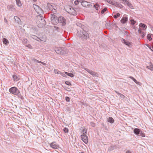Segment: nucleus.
I'll list each match as a JSON object with an SVG mask.
<instances>
[{
	"label": "nucleus",
	"instance_id": "79ce46f5",
	"mask_svg": "<svg viewBox=\"0 0 153 153\" xmlns=\"http://www.w3.org/2000/svg\"><path fill=\"white\" fill-rule=\"evenodd\" d=\"M67 75L71 77H73L74 76V75L73 74L71 73H68L67 74Z\"/></svg>",
	"mask_w": 153,
	"mask_h": 153
},
{
	"label": "nucleus",
	"instance_id": "58836bf2",
	"mask_svg": "<svg viewBox=\"0 0 153 153\" xmlns=\"http://www.w3.org/2000/svg\"><path fill=\"white\" fill-rule=\"evenodd\" d=\"M90 124L91 126H92L93 127H95L96 126V124L95 123H94L93 122H91L90 123Z\"/></svg>",
	"mask_w": 153,
	"mask_h": 153
},
{
	"label": "nucleus",
	"instance_id": "2eb2a0df",
	"mask_svg": "<svg viewBox=\"0 0 153 153\" xmlns=\"http://www.w3.org/2000/svg\"><path fill=\"white\" fill-rule=\"evenodd\" d=\"M50 146L53 149H58L59 148V145L56 144V142L54 141L50 144Z\"/></svg>",
	"mask_w": 153,
	"mask_h": 153
},
{
	"label": "nucleus",
	"instance_id": "bf43d9fd",
	"mask_svg": "<svg viewBox=\"0 0 153 153\" xmlns=\"http://www.w3.org/2000/svg\"><path fill=\"white\" fill-rule=\"evenodd\" d=\"M41 63H42L43 65H46V63H44V62H41Z\"/></svg>",
	"mask_w": 153,
	"mask_h": 153
},
{
	"label": "nucleus",
	"instance_id": "bb28decb",
	"mask_svg": "<svg viewBox=\"0 0 153 153\" xmlns=\"http://www.w3.org/2000/svg\"><path fill=\"white\" fill-rule=\"evenodd\" d=\"M90 74H91V75H93V76H97L98 74L97 73H96L95 72H94L93 71H91L90 73H89Z\"/></svg>",
	"mask_w": 153,
	"mask_h": 153
},
{
	"label": "nucleus",
	"instance_id": "393cba45",
	"mask_svg": "<svg viewBox=\"0 0 153 153\" xmlns=\"http://www.w3.org/2000/svg\"><path fill=\"white\" fill-rule=\"evenodd\" d=\"M19 93H18L16 95L19 98H20L21 100H24V98L23 96L21 94L20 91Z\"/></svg>",
	"mask_w": 153,
	"mask_h": 153
},
{
	"label": "nucleus",
	"instance_id": "5701e85b",
	"mask_svg": "<svg viewBox=\"0 0 153 153\" xmlns=\"http://www.w3.org/2000/svg\"><path fill=\"white\" fill-rule=\"evenodd\" d=\"M2 41L3 44L5 45H7L9 43L8 40L7 39L4 38H3Z\"/></svg>",
	"mask_w": 153,
	"mask_h": 153
},
{
	"label": "nucleus",
	"instance_id": "ddd939ff",
	"mask_svg": "<svg viewBox=\"0 0 153 153\" xmlns=\"http://www.w3.org/2000/svg\"><path fill=\"white\" fill-rule=\"evenodd\" d=\"M82 5L83 7H91L92 6V4H90V2L85 1L84 0H83V2H82Z\"/></svg>",
	"mask_w": 153,
	"mask_h": 153
},
{
	"label": "nucleus",
	"instance_id": "0e129e2a",
	"mask_svg": "<svg viewBox=\"0 0 153 153\" xmlns=\"http://www.w3.org/2000/svg\"><path fill=\"white\" fill-rule=\"evenodd\" d=\"M133 77H132V76H130L129 77V78H130L131 79L133 78Z\"/></svg>",
	"mask_w": 153,
	"mask_h": 153
},
{
	"label": "nucleus",
	"instance_id": "72a5a7b5",
	"mask_svg": "<svg viewBox=\"0 0 153 153\" xmlns=\"http://www.w3.org/2000/svg\"><path fill=\"white\" fill-rule=\"evenodd\" d=\"M151 34H148L147 37V39L151 41L152 40V38L151 37Z\"/></svg>",
	"mask_w": 153,
	"mask_h": 153
},
{
	"label": "nucleus",
	"instance_id": "473e14b6",
	"mask_svg": "<svg viewBox=\"0 0 153 153\" xmlns=\"http://www.w3.org/2000/svg\"><path fill=\"white\" fill-rule=\"evenodd\" d=\"M13 80L14 81L16 80V81H17L19 79L17 76L15 75H13Z\"/></svg>",
	"mask_w": 153,
	"mask_h": 153
},
{
	"label": "nucleus",
	"instance_id": "9b49d317",
	"mask_svg": "<svg viewBox=\"0 0 153 153\" xmlns=\"http://www.w3.org/2000/svg\"><path fill=\"white\" fill-rule=\"evenodd\" d=\"M7 9L9 11L13 12H15L16 10L15 6L13 4L8 5L7 7Z\"/></svg>",
	"mask_w": 153,
	"mask_h": 153
},
{
	"label": "nucleus",
	"instance_id": "69168bd1",
	"mask_svg": "<svg viewBox=\"0 0 153 153\" xmlns=\"http://www.w3.org/2000/svg\"><path fill=\"white\" fill-rule=\"evenodd\" d=\"M68 74V73L66 72H65V74H66L67 75V74Z\"/></svg>",
	"mask_w": 153,
	"mask_h": 153
},
{
	"label": "nucleus",
	"instance_id": "3c124183",
	"mask_svg": "<svg viewBox=\"0 0 153 153\" xmlns=\"http://www.w3.org/2000/svg\"><path fill=\"white\" fill-rule=\"evenodd\" d=\"M135 83H136L137 84L139 85L140 86H141L142 85V83L141 82H138L137 81V82H136Z\"/></svg>",
	"mask_w": 153,
	"mask_h": 153
},
{
	"label": "nucleus",
	"instance_id": "de8ad7c7",
	"mask_svg": "<svg viewBox=\"0 0 153 153\" xmlns=\"http://www.w3.org/2000/svg\"><path fill=\"white\" fill-rule=\"evenodd\" d=\"M74 3L76 5L78 4L79 3L78 1L77 0L75 1H74Z\"/></svg>",
	"mask_w": 153,
	"mask_h": 153
},
{
	"label": "nucleus",
	"instance_id": "7c9ffc66",
	"mask_svg": "<svg viewBox=\"0 0 153 153\" xmlns=\"http://www.w3.org/2000/svg\"><path fill=\"white\" fill-rule=\"evenodd\" d=\"M16 4L19 7H20L22 6L20 0H16Z\"/></svg>",
	"mask_w": 153,
	"mask_h": 153
},
{
	"label": "nucleus",
	"instance_id": "b1692460",
	"mask_svg": "<svg viewBox=\"0 0 153 153\" xmlns=\"http://www.w3.org/2000/svg\"><path fill=\"white\" fill-rule=\"evenodd\" d=\"M108 122L111 123H113L114 122V120L111 117H109L107 119Z\"/></svg>",
	"mask_w": 153,
	"mask_h": 153
},
{
	"label": "nucleus",
	"instance_id": "423d86ee",
	"mask_svg": "<svg viewBox=\"0 0 153 153\" xmlns=\"http://www.w3.org/2000/svg\"><path fill=\"white\" fill-rule=\"evenodd\" d=\"M33 7L35 11L38 14L40 15L44 14L43 10L39 6L36 4H33Z\"/></svg>",
	"mask_w": 153,
	"mask_h": 153
},
{
	"label": "nucleus",
	"instance_id": "f704fd0d",
	"mask_svg": "<svg viewBox=\"0 0 153 153\" xmlns=\"http://www.w3.org/2000/svg\"><path fill=\"white\" fill-rule=\"evenodd\" d=\"M118 4V3L117 2H115V1H112V3H111V4L113 5H114L116 6V7H117Z\"/></svg>",
	"mask_w": 153,
	"mask_h": 153
},
{
	"label": "nucleus",
	"instance_id": "a211bd4d",
	"mask_svg": "<svg viewBox=\"0 0 153 153\" xmlns=\"http://www.w3.org/2000/svg\"><path fill=\"white\" fill-rule=\"evenodd\" d=\"M14 19L15 20V22H16L19 25H22L21 20L18 17L15 16Z\"/></svg>",
	"mask_w": 153,
	"mask_h": 153
},
{
	"label": "nucleus",
	"instance_id": "4c0bfd02",
	"mask_svg": "<svg viewBox=\"0 0 153 153\" xmlns=\"http://www.w3.org/2000/svg\"><path fill=\"white\" fill-rule=\"evenodd\" d=\"M131 22V24L132 25H134L135 24L136 21L133 19H131L130 20Z\"/></svg>",
	"mask_w": 153,
	"mask_h": 153
},
{
	"label": "nucleus",
	"instance_id": "c756f323",
	"mask_svg": "<svg viewBox=\"0 0 153 153\" xmlns=\"http://www.w3.org/2000/svg\"><path fill=\"white\" fill-rule=\"evenodd\" d=\"M111 24L110 23H107L105 24L106 27L107 28H108L109 29H111Z\"/></svg>",
	"mask_w": 153,
	"mask_h": 153
},
{
	"label": "nucleus",
	"instance_id": "a19ab883",
	"mask_svg": "<svg viewBox=\"0 0 153 153\" xmlns=\"http://www.w3.org/2000/svg\"><path fill=\"white\" fill-rule=\"evenodd\" d=\"M87 129L85 128H84L82 131L83 133L82 134H85L86 135L87 134Z\"/></svg>",
	"mask_w": 153,
	"mask_h": 153
},
{
	"label": "nucleus",
	"instance_id": "1a4fd4ad",
	"mask_svg": "<svg viewBox=\"0 0 153 153\" xmlns=\"http://www.w3.org/2000/svg\"><path fill=\"white\" fill-rule=\"evenodd\" d=\"M39 18H40V21H39V22H40V25H38V27H40L41 28L42 27H43L45 25V24L46 21L44 19L43 16H39Z\"/></svg>",
	"mask_w": 153,
	"mask_h": 153
},
{
	"label": "nucleus",
	"instance_id": "49530a36",
	"mask_svg": "<svg viewBox=\"0 0 153 153\" xmlns=\"http://www.w3.org/2000/svg\"><path fill=\"white\" fill-rule=\"evenodd\" d=\"M146 46L149 47V48L153 52V48H152V47H150L149 45H148V44H147L146 45Z\"/></svg>",
	"mask_w": 153,
	"mask_h": 153
},
{
	"label": "nucleus",
	"instance_id": "f8f14e48",
	"mask_svg": "<svg viewBox=\"0 0 153 153\" xmlns=\"http://www.w3.org/2000/svg\"><path fill=\"white\" fill-rule=\"evenodd\" d=\"M81 138L83 141L85 143H87L88 142V136L85 134H82L81 135Z\"/></svg>",
	"mask_w": 153,
	"mask_h": 153
},
{
	"label": "nucleus",
	"instance_id": "a18cd8bd",
	"mask_svg": "<svg viewBox=\"0 0 153 153\" xmlns=\"http://www.w3.org/2000/svg\"><path fill=\"white\" fill-rule=\"evenodd\" d=\"M65 84L68 85H71V83L68 81H66L65 82Z\"/></svg>",
	"mask_w": 153,
	"mask_h": 153
},
{
	"label": "nucleus",
	"instance_id": "39448f33",
	"mask_svg": "<svg viewBox=\"0 0 153 153\" xmlns=\"http://www.w3.org/2000/svg\"><path fill=\"white\" fill-rule=\"evenodd\" d=\"M51 21L52 23L54 25H56L58 23L59 18H58L54 14L51 13Z\"/></svg>",
	"mask_w": 153,
	"mask_h": 153
},
{
	"label": "nucleus",
	"instance_id": "ea45409f",
	"mask_svg": "<svg viewBox=\"0 0 153 153\" xmlns=\"http://www.w3.org/2000/svg\"><path fill=\"white\" fill-rule=\"evenodd\" d=\"M63 131L65 133H67L68 132L69 130L68 128H65L63 129Z\"/></svg>",
	"mask_w": 153,
	"mask_h": 153
},
{
	"label": "nucleus",
	"instance_id": "a878e982",
	"mask_svg": "<svg viewBox=\"0 0 153 153\" xmlns=\"http://www.w3.org/2000/svg\"><path fill=\"white\" fill-rule=\"evenodd\" d=\"M115 92L119 95L120 96V97L122 99H124L125 98V96L124 95L121 94L120 93H119L118 91H115Z\"/></svg>",
	"mask_w": 153,
	"mask_h": 153
},
{
	"label": "nucleus",
	"instance_id": "dca6fc26",
	"mask_svg": "<svg viewBox=\"0 0 153 153\" xmlns=\"http://www.w3.org/2000/svg\"><path fill=\"white\" fill-rule=\"evenodd\" d=\"M28 36H30L33 39L39 41H42V40L40 38L34 35H32L30 34Z\"/></svg>",
	"mask_w": 153,
	"mask_h": 153
},
{
	"label": "nucleus",
	"instance_id": "20e7f679",
	"mask_svg": "<svg viewBox=\"0 0 153 153\" xmlns=\"http://www.w3.org/2000/svg\"><path fill=\"white\" fill-rule=\"evenodd\" d=\"M56 53L61 55H64L67 54L68 52V50L66 48H57L55 50Z\"/></svg>",
	"mask_w": 153,
	"mask_h": 153
},
{
	"label": "nucleus",
	"instance_id": "6ab92c4d",
	"mask_svg": "<svg viewBox=\"0 0 153 153\" xmlns=\"http://www.w3.org/2000/svg\"><path fill=\"white\" fill-rule=\"evenodd\" d=\"M128 20V18L127 16L123 17L120 20L121 22L123 24L126 23Z\"/></svg>",
	"mask_w": 153,
	"mask_h": 153
},
{
	"label": "nucleus",
	"instance_id": "603ef678",
	"mask_svg": "<svg viewBox=\"0 0 153 153\" xmlns=\"http://www.w3.org/2000/svg\"><path fill=\"white\" fill-rule=\"evenodd\" d=\"M107 2H108L109 3L111 4L113 1H111V0H106Z\"/></svg>",
	"mask_w": 153,
	"mask_h": 153
},
{
	"label": "nucleus",
	"instance_id": "4468645a",
	"mask_svg": "<svg viewBox=\"0 0 153 153\" xmlns=\"http://www.w3.org/2000/svg\"><path fill=\"white\" fill-rule=\"evenodd\" d=\"M122 3L125 5L126 4L130 8L132 9L133 8L132 5L128 1V0H122Z\"/></svg>",
	"mask_w": 153,
	"mask_h": 153
},
{
	"label": "nucleus",
	"instance_id": "338daca9",
	"mask_svg": "<svg viewBox=\"0 0 153 153\" xmlns=\"http://www.w3.org/2000/svg\"><path fill=\"white\" fill-rule=\"evenodd\" d=\"M42 62H41L40 61H39V62H38V63H41Z\"/></svg>",
	"mask_w": 153,
	"mask_h": 153
},
{
	"label": "nucleus",
	"instance_id": "6e6552de",
	"mask_svg": "<svg viewBox=\"0 0 153 153\" xmlns=\"http://www.w3.org/2000/svg\"><path fill=\"white\" fill-rule=\"evenodd\" d=\"M9 91L11 94L16 95L20 91L17 87L14 86L10 88L9 89Z\"/></svg>",
	"mask_w": 153,
	"mask_h": 153
},
{
	"label": "nucleus",
	"instance_id": "e433bc0d",
	"mask_svg": "<svg viewBox=\"0 0 153 153\" xmlns=\"http://www.w3.org/2000/svg\"><path fill=\"white\" fill-rule=\"evenodd\" d=\"M120 16V14L119 13H117L113 16V17L115 19H117Z\"/></svg>",
	"mask_w": 153,
	"mask_h": 153
},
{
	"label": "nucleus",
	"instance_id": "13d9d810",
	"mask_svg": "<svg viewBox=\"0 0 153 153\" xmlns=\"http://www.w3.org/2000/svg\"><path fill=\"white\" fill-rule=\"evenodd\" d=\"M138 32L140 34L141 33V32H142V31H141V29H140V28H139V30H138Z\"/></svg>",
	"mask_w": 153,
	"mask_h": 153
},
{
	"label": "nucleus",
	"instance_id": "0eeeda50",
	"mask_svg": "<svg viewBox=\"0 0 153 153\" xmlns=\"http://www.w3.org/2000/svg\"><path fill=\"white\" fill-rule=\"evenodd\" d=\"M133 131L134 133L136 135H140L143 137L145 136V133L143 132L140 129L138 128H134Z\"/></svg>",
	"mask_w": 153,
	"mask_h": 153
},
{
	"label": "nucleus",
	"instance_id": "c03bdc74",
	"mask_svg": "<svg viewBox=\"0 0 153 153\" xmlns=\"http://www.w3.org/2000/svg\"><path fill=\"white\" fill-rule=\"evenodd\" d=\"M65 99L66 102H69L70 101V98L68 97H65Z\"/></svg>",
	"mask_w": 153,
	"mask_h": 153
},
{
	"label": "nucleus",
	"instance_id": "aec40b11",
	"mask_svg": "<svg viewBox=\"0 0 153 153\" xmlns=\"http://www.w3.org/2000/svg\"><path fill=\"white\" fill-rule=\"evenodd\" d=\"M93 4V7L94 8L97 10H98L100 8V6L98 3H96L95 4L94 3H91V4Z\"/></svg>",
	"mask_w": 153,
	"mask_h": 153
},
{
	"label": "nucleus",
	"instance_id": "680f3d73",
	"mask_svg": "<svg viewBox=\"0 0 153 153\" xmlns=\"http://www.w3.org/2000/svg\"><path fill=\"white\" fill-rule=\"evenodd\" d=\"M133 81L135 82L136 83V82H137V80L135 79H134L133 80Z\"/></svg>",
	"mask_w": 153,
	"mask_h": 153
},
{
	"label": "nucleus",
	"instance_id": "6e6d98bb",
	"mask_svg": "<svg viewBox=\"0 0 153 153\" xmlns=\"http://www.w3.org/2000/svg\"><path fill=\"white\" fill-rule=\"evenodd\" d=\"M79 1V3L80 2L82 4V2H83V0H77Z\"/></svg>",
	"mask_w": 153,
	"mask_h": 153
},
{
	"label": "nucleus",
	"instance_id": "c9c22d12",
	"mask_svg": "<svg viewBox=\"0 0 153 153\" xmlns=\"http://www.w3.org/2000/svg\"><path fill=\"white\" fill-rule=\"evenodd\" d=\"M54 72L55 74H61V72L59 71L58 69H55L54 70Z\"/></svg>",
	"mask_w": 153,
	"mask_h": 153
},
{
	"label": "nucleus",
	"instance_id": "4be33fe9",
	"mask_svg": "<svg viewBox=\"0 0 153 153\" xmlns=\"http://www.w3.org/2000/svg\"><path fill=\"white\" fill-rule=\"evenodd\" d=\"M139 26L140 27L143 28V30H145L147 28V27L146 25L142 23H140V24Z\"/></svg>",
	"mask_w": 153,
	"mask_h": 153
},
{
	"label": "nucleus",
	"instance_id": "9d476101",
	"mask_svg": "<svg viewBox=\"0 0 153 153\" xmlns=\"http://www.w3.org/2000/svg\"><path fill=\"white\" fill-rule=\"evenodd\" d=\"M58 23H62V25L65 26L66 24V19L62 16L59 17Z\"/></svg>",
	"mask_w": 153,
	"mask_h": 153
},
{
	"label": "nucleus",
	"instance_id": "e2e57ef3",
	"mask_svg": "<svg viewBox=\"0 0 153 153\" xmlns=\"http://www.w3.org/2000/svg\"><path fill=\"white\" fill-rule=\"evenodd\" d=\"M24 41L25 42H27V39H24Z\"/></svg>",
	"mask_w": 153,
	"mask_h": 153
},
{
	"label": "nucleus",
	"instance_id": "412c9836",
	"mask_svg": "<svg viewBox=\"0 0 153 153\" xmlns=\"http://www.w3.org/2000/svg\"><path fill=\"white\" fill-rule=\"evenodd\" d=\"M117 148V146L115 145L111 146L109 147L108 149V151L110 152Z\"/></svg>",
	"mask_w": 153,
	"mask_h": 153
},
{
	"label": "nucleus",
	"instance_id": "09e8293b",
	"mask_svg": "<svg viewBox=\"0 0 153 153\" xmlns=\"http://www.w3.org/2000/svg\"><path fill=\"white\" fill-rule=\"evenodd\" d=\"M84 69L86 70L87 72H88L89 73H90V71H91V70H89V69L87 68H85Z\"/></svg>",
	"mask_w": 153,
	"mask_h": 153
},
{
	"label": "nucleus",
	"instance_id": "f257e3e1",
	"mask_svg": "<svg viewBox=\"0 0 153 153\" xmlns=\"http://www.w3.org/2000/svg\"><path fill=\"white\" fill-rule=\"evenodd\" d=\"M76 35L82 40H86L89 38V34L88 32L83 29L79 31H78Z\"/></svg>",
	"mask_w": 153,
	"mask_h": 153
},
{
	"label": "nucleus",
	"instance_id": "cd10ccee",
	"mask_svg": "<svg viewBox=\"0 0 153 153\" xmlns=\"http://www.w3.org/2000/svg\"><path fill=\"white\" fill-rule=\"evenodd\" d=\"M146 68L151 70H153V65L151 63L149 64V66H147Z\"/></svg>",
	"mask_w": 153,
	"mask_h": 153
},
{
	"label": "nucleus",
	"instance_id": "864d4df0",
	"mask_svg": "<svg viewBox=\"0 0 153 153\" xmlns=\"http://www.w3.org/2000/svg\"><path fill=\"white\" fill-rule=\"evenodd\" d=\"M60 74L61 75L64 77H67L66 75L64 74V73H62L61 72V74Z\"/></svg>",
	"mask_w": 153,
	"mask_h": 153
},
{
	"label": "nucleus",
	"instance_id": "2f4dec72",
	"mask_svg": "<svg viewBox=\"0 0 153 153\" xmlns=\"http://www.w3.org/2000/svg\"><path fill=\"white\" fill-rule=\"evenodd\" d=\"M107 10V8L106 7H104V8L102 9L101 11V14H103L104 13L106 12Z\"/></svg>",
	"mask_w": 153,
	"mask_h": 153
},
{
	"label": "nucleus",
	"instance_id": "5fc2aeb1",
	"mask_svg": "<svg viewBox=\"0 0 153 153\" xmlns=\"http://www.w3.org/2000/svg\"><path fill=\"white\" fill-rule=\"evenodd\" d=\"M52 11V12L53 13V14H55L56 13V10L54 8V9L53 10V11Z\"/></svg>",
	"mask_w": 153,
	"mask_h": 153
},
{
	"label": "nucleus",
	"instance_id": "8fccbe9b",
	"mask_svg": "<svg viewBox=\"0 0 153 153\" xmlns=\"http://www.w3.org/2000/svg\"><path fill=\"white\" fill-rule=\"evenodd\" d=\"M123 7V6L122 4H120L119 3H118L117 7L121 8H122Z\"/></svg>",
	"mask_w": 153,
	"mask_h": 153
},
{
	"label": "nucleus",
	"instance_id": "37998d69",
	"mask_svg": "<svg viewBox=\"0 0 153 153\" xmlns=\"http://www.w3.org/2000/svg\"><path fill=\"white\" fill-rule=\"evenodd\" d=\"M140 34H141V36L143 38H144V36H145V33H144V32L143 31L141 32Z\"/></svg>",
	"mask_w": 153,
	"mask_h": 153
},
{
	"label": "nucleus",
	"instance_id": "774afa93",
	"mask_svg": "<svg viewBox=\"0 0 153 153\" xmlns=\"http://www.w3.org/2000/svg\"><path fill=\"white\" fill-rule=\"evenodd\" d=\"M80 153H85L83 152H80Z\"/></svg>",
	"mask_w": 153,
	"mask_h": 153
},
{
	"label": "nucleus",
	"instance_id": "f03ea898",
	"mask_svg": "<svg viewBox=\"0 0 153 153\" xmlns=\"http://www.w3.org/2000/svg\"><path fill=\"white\" fill-rule=\"evenodd\" d=\"M65 9L69 14L72 15H75L76 14V10L78 9L77 8H73L69 5H67L65 7Z\"/></svg>",
	"mask_w": 153,
	"mask_h": 153
},
{
	"label": "nucleus",
	"instance_id": "7ed1b4c3",
	"mask_svg": "<svg viewBox=\"0 0 153 153\" xmlns=\"http://www.w3.org/2000/svg\"><path fill=\"white\" fill-rule=\"evenodd\" d=\"M42 7L43 8L45 12H48L50 10L53 11V10L54 8H53V6L49 2L47 3L46 6L44 4H43Z\"/></svg>",
	"mask_w": 153,
	"mask_h": 153
},
{
	"label": "nucleus",
	"instance_id": "c85d7f7f",
	"mask_svg": "<svg viewBox=\"0 0 153 153\" xmlns=\"http://www.w3.org/2000/svg\"><path fill=\"white\" fill-rule=\"evenodd\" d=\"M54 30L57 32H59L60 31L61 29L59 28L58 27L56 26H54Z\"/></svg>",
	"mask_w": 153,
	"mask_h": 153
},
{
	"label": "nucleus",
	"instance_id": "052dcab7",
	"mask_svg": "<svg viewBox=\"0 0 153 153\" xmlns=\"http://www.w3.org/2000/svg\"><path fill=\"white\" fill-rule=\"evenodd\" d=\"M126 153H131V152L129 150H128L126 151Z\"/></svg>",
	"mask_w": 153,
	"mask_h": 153
},
{
	"label": "nucleus",
	"instance_id": "4d7b16f0",
	"mask_svg": "<svg viewBox=\"0 0 153 153\" xmlns=\"http://www.w3.org/2000/svg\"><path fill=\"white\" fill-rule=\"evenodd\" d=\"M34 62H36L37 63H38V62H39V61L38 60H37L36 59H34Z\"/></svg>",
	"mask_w": 153,
	"mask_h": 153
},
{
	"label": "nucleus",
	"instance_id": "f3484780",
	"mask_svg": "<svg viewBox=\"0 0 153 153\" xmlns=\"http://www.w3.org/2000/svg\"><path fill=\"white\" fill-rule=\"evenodd\" d=\"M121 41L122 43H123L125 44L128 46L129 47H131V43L130 42H129L126 41V40L123 38H122Z\"/></svg>",
	"mask_w": 153,
	"mask_h": 153
}]
</instances>
